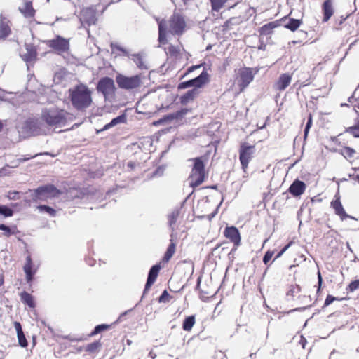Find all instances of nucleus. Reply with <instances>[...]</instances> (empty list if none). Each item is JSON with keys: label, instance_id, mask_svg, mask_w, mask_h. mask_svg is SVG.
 I'll return each instance as SVG.
<instances>
[{"label": "nucleus", "instance_id": "nucleus-1", "mask_svg": "<svg viewBox=\"0 0 359 359\" xmlns=\"http://www.w3.org/2000/svg\"><path fill=\"white\" fill-rule=\"evenodd\" d=\"M74 115L55 107L43 109L41 111V121H31L29 129L31 134L38 135L46 134L50 128H61L72 121Z\"/></svg>", "mask_w": 359, "mask_h": 359}, {"label": "nucleus", "instance_id": "nucleus-2", "mask_svg": "<svg viewBox=\"0 0 359 359\" xmlns=\"http://www.w3.org/2000/svg\"><path fill=\"white\" fill-rule=\"evenodd\" d=\"M68 97L73 107L78 110H83L92 104V91L84 83H78L69 88Z\"/></svg>", "mask_w": 359, "mask_h": 359}, {"label": "nucleus", "instance_id": "nucleus-3", "mask_svg": "<svg viewBox=\"0 0 359 359\" xmlns=\"http://www.w3.org/2000/svg\"><path fill=\"white\" fill-rule=\"evenodd\" d=\"M186 27L184 18L179 14H174L168 21L161 20L158 22V41L161 44L166 43V32L180 34Z\"/></svg>", "mask_w": 359, "mask_h": 359}, {"label": "nucleus", "instance_id": "nucleus-4", "mask_svg": "<svg viewBox=\"0 0 359 359\" xmlns=\"http://www.w3.org/2000/svg\"><path fill=\"white\" fill-rule=\"evenodd\" d=\"M194 165L189 177V183L191 187H196L201 184L205 180V163L203 158L193 159Z\"/></svg>", "mask_w": 359, "mask_h": 359}, {"label": "nucleus", "instance_id": "nucleus-5", "mask_svg": "<svg viewBox=\"0 0 359 359\" xmlns=\"http://www.w3.org/2000/svg\"><path fill=\"white\" fill-rule=\"evenodd\" d=\"M255 152L254 146L248 144L247 142H244L241 144L239 149V158L242 165L243 171L244 172V177H247L248 172V165L251 159L253 158V154Z\"/></svg>", "mask_w": 359, "mask_h": 359}, {"label": "nucleus", "instance_id": "nucleus-6", "mask_svg": "<svg viewBox=\"0 0 359 359\" xmlns=\"http://www.w3.org/2000/svg\"><path fill=\"white\" fill-rule=\"evenodd\" d=\"M254 78L253 72L249 67H243L238 70L235 82L240 88V91H243L248 87Z\"/></svg>", "mask_w": 359, "mask_h": 359}, {"label": "nucleus", "instance_id": "nucleus-7", "mask_svg": "<svg viewBox=\"0 0 359 359\" xmlns=\"http://www.w3.org/2000/svg\"><path fill=\"white\" fill-rule=\"evenodd\" d=\"M116 81L121 88L133 89L140 86L141 79L140 76H126L118 75L116 77Z\"/></svg>", "mask_w": 359, "mask_h": 359}, {"label": "nucleus", "instance_id": "nucleus-8", "mask_svg": "<svg viewBox=\"0 0 359 359\" xmlns=\"http://www.w3.org/2000/svg\"><path fill=\"white\" fill-rule=\"evenodd\" d=\"M208 81L209 74L207 72L203 71L201 75L194 79H191L189 81L181 82L178 86V88L183 89L189 87H194V88L198 89V88L204 86L205 83H208Z\"/></svg>", "mask_w": 359, "mask_h": 359}, {"label": "nucleus", "instance_id": "nucleus-9", "mask_svg": "<svg viewBox=\"0 0 359 359\" xmlns=\"http://www.w3.org/2000/svg\"><path fill=\"white\" fill-rule=\"evenodd\" d=\"M59 194V190L53 185H45L35 189L34 198L35 200H46L48 198L55 197Z\"/></svg>", "mask_w": 359, "mask_h": 359}, {"label": "nucleus", "instance_id": "nucleus-10", "mask_svg": "<svg viewBox=\"0 0 359 359\" xmlns=\"http://www.w3.org/2000/svg\"><path fill=\"white\" fill-rule=\"evenodd\" d=\"M97 90L103 93L105 97L111 95L114 91V82L111 78L104 77L101 79L97 86Z\"/></svg>", "mask_w": 359, "mask_h": 359}, {"label": "nucleus", "instance_id": "nucleus-11", "mask_svg": "<svg viewBox=\"0 0 359 359\" xmlns=\"http://www.w3.org/2000/svg\"><path fill=\"white\" fill-rule=\"evenodd\" d=\"M48 46L57 53H64V51L68 50L69 48L68 39L60 36H57L55 39L49 40Z\"/></svg>", "mask_w": 359, "mask_h": 359}, {"label": "nucleus", "instance_id": "nucleus-12", "mask_svg": "<svg viewBox=\"0 0 359 359\" xmlns=\"http://www.w3.org/2000/svg\"><path fill=\"white\" fill-rule=\"evenodd\" d=\"M80 20L88 26L95 24L97 21L96 13L92 8H85L81 13Z\"/></svg>", "mask_w": 359, "mask_h": 359}, {"label": "nucleus", "instance_id": "nucleus-13", "mask_svg": "<svg viewBox=\"0 0 359 359\" xmlns=\"http://www.w3.org/2000/svg\"><path fill=\"white\" fill-rule=\"evenodd\" d=\"M334 198H335L334 200H333L331 202V205H332V208H334V212L337 214V215L339 216L341 219H344L347 217L353 219L354 217L346 215V211L344 210L343 206L341 205V202L340 201V196L339 195V194H337L334 196Z\"/></svg>", "mask_w": 359, "mask_h": 359}, {"label": "nucleus", "instance_id": "nucleus-14", "mask_svg": "<svg viewBox=\"0 0 359 359\" xmlns=\"http://www.w3.org/2000/svg\"><path fill=\"white\" fill-rule=\"evenodd\" d=\"M224 235L229 238L236 246H238L241 243V235L237 228L231 226L226 227L224 231Z\"/></svg>", "mask_w": 359, "mask_h": 359}, {"label": "nucleus", "instance_id": "nucleus-15", "mask_svg": "<svg viewBox=\"0 0 359 359\" xmlns=\"http://www.w3.org/2000/svg\"><path fill=\"white\" fill-rule=\"evenodd\" d=\"M161 266L159 265H154L151 267L149 272V277L146 283V285L144 287L143 291V295L146 294V292L149 290L151 287L152 284L156 281V278L158 277V273L160 271Z\"/></svg>", "mask_w": 359, "mask_h": 359}, {"label": "nucleus", "instance_id": "nucleus-16", "mask_svg": "<svg viewBox=\"0 0 359 359\" xmlns=\"http://www.w3.org/2000/svg\"><path fill=\"white\" fill-rule=\"evenodd\" d=\"M24 271L25 272L26 280L27 282L32 280L33 276L35 274L37 268L33 265L32 261V257L28 255L26 258V263L23 267Z\"/></svg>", "mask_w": 359, "mask_h": 359}, {"label": "nucleus", "instance_id": "nucleus-17", "mask_svg": "<svg viewBox=\"0 0 359 359\" xmlns=\"http://www.w3.org/2000/svg\"><path fill=\"white\" fill-rule=\"evenodd\" d=\"M20 55L22 60L26 62L34 61L36 57V48L32 45L26 44L25 48L22 50Z\"/></svg>", "mask_w": 359, "mask_h": 359}, {"label": "nucleus", "instance_id": "nucleus-18", "mask_svg": "<svg viewBox=\"0 0 359 359\" xmlns=\"http://www.w3.org/2000/svg\"><path fill=\"white\" fill-rule=\"evenodd\" d=\"M306 189V184L299 180H294L290 185L289 191L292 195L299 196L304 194Z\"/></svg>", "mask_w": 359, "mask_h": 359}, {"label": "nucleus", "instance_id": "nucleus-19", "mask_svg": "<svg viewBox=\"0 0 359 359\" xmlns=\"http://www.w3.org/2000/svg\"><path fill=\"white\" fill-rule=\"evenodd\" d=\"M292 76L288 73H284L281 74L278 78L277 82H276L275 88L277 90L283 91L289 86L291 82Z\"/></svg>", "mask_w": 359, "mask_h": 359}, {"label": "nucleus", "instance_id": "nucleus-20", "mask_svg": "<svg viewBox=\"0 0 359 359\" xmlns=\"http://www.w3.org/2000/svg\"><path fill=\"white\" fill-rule=\"evenodd\" d=\"M18 9L25 18H33L36 13V11L32 7V1H26L19 6Z\"/></svg>", "mask_w": 359, "mask_h": 359}, {"label": "nucleus", "instance_id": "nucleus-21", "mask_svg": "<svg viewBox=\"0 0 359 359\" xmlns=\"http://www.w3.org/2000/svg\"><path fill=\"white\" fill-rule=\"evenodd\" d=\"M10 22L8 18L1 15L0 39L6 38L11 33Z\"/></svg>", "mask_w": 359, "mask_h": 359}, {"label": "nucleus", "instance_id": "nucleus-22", "mask_svg": "<svg viewBox=\"0 0 359 359\" xmlns=\"http://www.w3.org/2000/svg\"><path fill=\"white\" fill-rule=\"evenodd\" d=\"M323 22H327L334 13L333 2L332 0H327L323 4Z\"/></svg>", "mask_w": 359, "mask_h": 359}, {"label": "nucleus", "instance_id": "nucleus-23", "mask_svg": "<svg viewBox=\"0 0 359 359\" xmlns=\"http://www.w3.org/2000/svg\"><path fill=\"white\" fill-rule=\"evenodd\" d=\"M199 93L200 91L197 88H192L191 90L187 91L184 95L181 96V104H187L191 103L198 96Z\"/></svg>", "mask_w": 359, "mask_h": 359}, {"label": "nucleus", "instance_id": "nucleus-24", "mask_svg": "<svg viewBox=\"0 0 359 359\" xmlns=\"http://www.w3.org/2000/svg\"><path fill=\"white\" fill-rule=\"evenodd\" d=\"M15 329L16 330L18 339L20 345L22 347H26L27 346V342L25 336L23 334V332L22 330V325L20 323H17L15 321L14 323Z\"/></svg>", "mask_w": 359, "mask_h": 359}, {"label": "nucleus", "instance_id": "nucleus-25", "mask_svg": "<svg viewBox=\"0 0 359 359\" xmlns=\"http://www.w3.org/2000/svg\"><path fill=\"white\" fill-rule=\"evenodd\" d=\"M188 109H182L180 111H177L176 113L167 115L165 116L163 119H161L158 121V122H163L167 121H170L172 119H178L181 118L183 116L186 115L187 114Z\"/></svg>", "mask_w": 359, "mask_h": 359}, {"label": "nucleus", "instance_id": "nucleus-26", "mask_svg": "<svg viewBox=\"0 0 359 359\" xmlns=\"http://www.w3.org/2000/svg\"><path fill=\"white\" fill-rule=\"evenodd\" d=\"M132 60L137 65L140 69H147L148 66L146 64L145 60H144L142 55H132Z\"/></svg>", "mask_w": 359, "mask_h": 359}, {"label": "nucleus", "instance_id": "nucleus-27", "mask_svg": "<svg viewBox=\"0 0 359 359\" xmlns=\"http://www.w3.org/2000/svg\"><path fill=\"white\" fill-rule=\"evenodd\" d=\"M180 215V210L175 209L170 212L168 217V223L172 229H174V226L177 222V218Z\"/></svg>", "mask_w": 359, "mask_h": 359}, {"label": "nucleus", "instance_id": "nucleus-28", "mask_svg": "<svg viewBox=\"0 0 359 359\" xmlns=\"http://www.w3.org/2000/svg\"><path fill=\"white\" fill-rule=\"evenodd\" d=\"M196 323L194 316H188L183 322L182 328L186 331H191Z\"/></svg>", "mask_w": 359, "mask_h": 359}, {"label": "nucleus", "instance_id": "nucleus-29", "mask_svg": "<svg viewBox=\"0 0 359 359\" xmlns=\"http://www.w3.org/2000/svg\"><path fill=\"white\" fill-rule=\"evenodd\" d=\"M301 21L299 20H294V18H290L288 22L285 23V27L290 29L292 32H294L301 25Z\"/></svg>", "mask_w": 359, "mask_h": 359}, {"label": "nucleus", "instance_id": "nucleus-30", "mask_svg": "<svg viewBox=\"0 0 359 359\" xmlns=\"http://www.w3.org/2000/svg\"><path fill=\"white\" fill-rule=\"evenodd\" d=\"M276 22H271L266 24L260 28V34H271L273 29L276 28Z\"/></svg>", "mask_w": 359, "mask_h": 359}, {"label": "nucleus", "instance_id": "nucleus-31", "mask_svg": "<svg viewBox=\"0 0 359 359\" xmlns=\"http://www.w3.org/2000/svg\"><path fill=\"white\" fill-rule=\"evenodd\" d=\"M341 153L343 156H344L346 158H352L354 157L355 154H356V151L354 149L351 147H344L341 149Z\"/></svg>", "mask_w": 359, "mask_h": 359}, {"label": "nucleus", "instance_id": "nucleus-32", "mask_svg": "<svg viewBox=\"0 0 359 359\" xmlns=\"http://www.w3.org/2000/svg\"><path fill=\"white\" fill-rule=\"evenodd\" d=\"M21 299L24 303L29 305L31 308H34V302L32 294L23 292L21 294Z\"/></svg>", "mask_w": 359, "mask_h": 359}, {"label": "nucleus", "instance_id": "nucleus-33", "mask_svg": "<svg viewBox=\"0 0 359 359\" xmlns=\"http://www.w3.org/2000/svg\"><path fill=\"white\" fill-rule=\"evenodd\" d=\"M125 120H126L125 116H123V115L118 116L116 118L112 119L111 121L110 122V123L105 125L104 129L105 130L109 129V128H110V127L116 126L118 123H121V122H123Z\"/></svg>", "mask_w": 359, "mask_h": 359}, {"label": "nucleus", "instance_id": "nucleus-34", "mask_svg": "<svg viewBox=\"0 0 359 359\" xmlns=\"http://www.w3.org/2000/svg\"><path fill=\"white\" fill-rule=\"evenodd\" d=\"M349 102L352 104H355V106H357L359 108V88H355L354 93L348 99Z\"/></svg>", "mask_w": 359, "mask_h": 359}, {"label": "nucleus", "instance_id": "nucleus-35", "mask_svg": "<svg viewBox=\"0 0 359 359\" xmlns=\"http://www.w3.org/2000/svg\"><path fill=\"white\" fill-rule=\"evenodd\" d=\"M175 252V245L172 243L169 245L166 253L164 256V259L166 261H168L171 259V257L173 256Z\"/></svg>", "mask_w": 359, "mask_h": 359}, {"label": "nucleus", "instance_id": "nucleus-36", "mask_svg": "<svg viewBox=\"0 0 359 359\" xmlns=\"http://www.w3.org/2000/svg\"><path fill=\"white\" fill-rule=\"evenodd\" d=\"M346 132L355 137H359V121L355 126H351V128H347Z\"/></svg>", "mask_w": 359, "mask_h": 359}, {"label": "nucleus", "instance_id": "nucleus-37", "mask_svg": "<svg viewBox=\"0 0 359 359\" xmlns=\"http://www.w3.org/2000/svg\"><path fill=\"white\" fill-rule=\"evenodd\" d=\"M227 0H210L212 7L214 11H219V8L226 3Z\"/></svg>", "mask_w": 359, "mask_h": 359}, {"label": "nucleus", "instance_id": "nucleus-38", "mask_svg": "<svg viewBox=\"0 0 359 359\" xmlns=\"http://www.w3.org/2000/svg\"><path fill=\"white\" fill-rule=\"evenodd\" d=\"M13 210L10 209L8 206L6 205H0V214L4 217H12Z\"/></svg>", "mask_w": 359, "mask_h": 359}, {"label": "nucleus", "instance_id": "nucleus-39", "mask_svg": "<svg viewBox=\"0 0 359 359\" xmlns=\"http://www.w3.org/2000/svg\"><path fill=\"white\" fill-rule=\"evenodd\" d=\"M38 208L40 212H46L49 214L50 216H55V210L53 209V208L47 205H39L38 206Z\"/></svg>", "mask_w": 359, "mask_h": 359}, {"label": "nucleus", "instance_id": "nucleus-40", "mask_svg": "<svg viewBox=\"0 0 359 359\" xmlns=\"http://www.w3.org/2000/svg\"><path fill=\"white\" fill-rule=\"evenodd\" d=\"M312 123H313L312 115L309 114V120H308V122H307V123L305 126V129H304V138H306V137L308 136V134H309V130L312 126Z\"/></svg>", "mask_w": 359, "mask_h": 359}, {"label": "nucleus", "instance_id": "nucleus-41", "mask_svg": "<svg viewBox=\"0 0 359 359\" xmlns=\"http://www.w3.org/2000/svg\"><path fill=\"white\" fill-rule=\"evenodd\" d=\"M109 325H97L94 330V331L92 332V335L97 334V333L106 330Z\"/></svg>", "mask_w": 359, "mask_h": 359}, {"label": "nucleus", "instance_id": "nucleus-42", "mask_svg": "<svg viewBox=\"0 0 359 359\" xmlns=\"http://www.w3.org/2000/svg\"><path fill=\"white\" fill-rule=\"evenodd\" d=\"M273 255V251H267L266 255L263 257V262L265 264H267L269 260L271 259L272 256Z\"/></svg>", "mask_w": 359, "mask_h": 359}, {"label": "nucleus", "instance_id": "nucleus-43", "mask_svg": "<svg viewBox=\"0 0 359 359\" xmlns=\"http://www.w3.org/2000/svg\"><path fill=\"white\" fill-rule=\"evenodd\" d=\"M348 287L351 292L355 291L356 289L359 288V280L352 281Z\"/></svg>", "mask_w": 359, "mask_h": 359}, {"label": "nucleus", "instance_id": "nucleus-44", "mask_svg": "<svg viewBox=\"0 0 359 359\" xmlns=\"http://www.w3.org/2000/svg\"><path fill=\"white\" fill-rule=\"evenodd\" d=\"M0 229L4 231L6 236H9L12 233L11 229L6 226V224H0Z\"/></svg>", "mask_w": 359, "mask_h": 359}, {"label": "nucleus", "instance_id": "nucleus-45", "mask_svg": "<svg viewBox=\"0 0 359 359\" xmlns=\"http://www.w3.org/2000/svg\"><path fill=\"white\" fill-rule=\"evenodd\" d=\"M169 297V294L168 293V291L165 290L163 292L162 294L159 297V302H166L168 301Z\"/></svg>", "mask_w": 359, "mask_h": 359}, {"label": "nucleus", "instance_id": "nucleus-46", "mask_svg": "<svg viewBox=\"0 0 359 359\" xmlns=\"http://www.w3.org/2000/svg\"><path fill=\"white\" fill-rule=\"evenodd\" d=\"M292 244V242H290V243H288L287 245H285L283 249L281 250V251H280L278 255L276 256V259H277V257H280L282 255L284 254L285 251H286L289 248L291 247Z\"/></svg>", "mask_w": 359, "mask_h": 359}, {"label": "nucleus", "instance_id": "nucleus-47", "mask_svg": "<svg viewBox=\"0 0 359 359\" xmlns=\"http://www.w3.org/2000/svg\"><path fill=\"white\" fill-rule=\"evenodd\" d=\"M336 298L333 296H331V294H328L326 297V299L325 301V306L330 305L333 303L334 300H335Z\"/></svg>", "mask_w": 359, "mask_h": 359}, {"label": "nucleus", "instance_id": "nucleus-48", "mask_svg": "<svg viewBox=\"0 0 359 359\" xmlns=\"http://www.w3.org/2000/svg\"><path fill=\"white\" fill-rule=\"evenodd\" d=\"M17 194V191H8L7 197L9 198L10 200H15V198H16Z\"/></svg>", "mask_w": 359, "mask_h": 359}, {"label": "nucleus", "instance_id": "nucleus-49", "mask_svg": "<svg viewBox=\"0 0 359 359\" xmlns=\"http://www.w3.org/2000/svg\"><path fill=\"white\" fill-rule=\"evenodd\" d=\"M168 52L170 54H175L177 53V50L175 47H173V46H170L168 48Z\"/></svg>", "mask_w": 359, "mask_h": 359}, {"label": "nucleus", "instance_id": "nucleus-50", "mask_svg": "<svg viewBox=\"0 0 359 359\" xmlns=\"http://www.w3.org/2000/svg\"><path fill=\"white\" fill-rule=\"evenodd\" d=\"M116 48L119 50H121V51H122L124 55H128V53L127 50L126 49L123 48H121L120 46H116Z\"/></svg>", "mask_w": 359, "mask_h": 359}, {"label": "nucleus", "instance_id": "nucleus-51", "mask_svg": "<svg viewBox=\"0 0 359 359\" xmlns=\"http://www.w3.org/2000/svg\"><path fill=\"white\" fill-rule=\"evenodd\" d=\"M322 282H323V278L321 277L320 273L318 272V291H319V290L320 288Z\"/></svg>", "mask_w": 359, "mask_h": 359}, {"label": "nucleus", "instance_id": "nucleus-52", "mask_svg": "<svg viewBox=\"0 0 359 359\" xmlns=\"http://www.w3.org/2000/svg\"><path fill=\"white\" fill-rule=\"evenodd\" d=\"M201 67V65L192 66L190 67V69H189L188 72H191V71L196 69V68H199Z\"/></svg>", "mask_w": 359, "mask_h": 359}, {"label": "nucleus", "instance_id": "nucleus-53", "mask_svg": "<svg viewBox=\"0 0 359 359\" xmlns=\"http://www.w3.org/2000/svg\"><path fill=\"white\" fill-rule=\"evenodd\" d=\"M129 311H130V310H127V311H126L123 313L121 314V315H120V316H119V318H118V320H121V318L123 317V316H125L126 314H127V313H128V312H129Z\"/></svg>", "mask_w": 359, "mask_h": 359}, {"label": "nucleus", "instance_id": "nucleus-54", "mask_svg": "<svg viewBox=\"0 0 359 359\" xmlns=\"http://www.w3.org/2000/svg\"><path fill=\"white\" fill-rule=\"evenodd\" d=\"M97 346V344H91L90 346H89V349H93L95 347Z\"/></svg>", "mask_w": 359, "mask_h": 359}, {"label": "nucleus", "instance_id": "nucleus-55", "mask_svg": "<svg viewBox=\"0 0 359 359\" xmlns=\"http://www.w3.org/2000/svg\"><path fill=\"white\" fill-rule=\"evenodd\" d=\"M149 356L152 358L153 359L156 358V354L153 353L152 352H150L149 353Z\"/></svg>", "mask_w": 359, "mask_h": 359}, {"label": "nucleus", "instance_id": "nucleus-56", "mask_svg": "<svg viewBox=\"0 0 359 359\" xmlns=\"http://www.w3.org/2000/svg\"><path fill=\"white\" fill-rule=\"evenodd\" d=\"M304 341H305L304 338L302 337L300 342L302 343L303 348H304Z\"/></svg>", "mask_w": 359, "mask_h": 359}, {"label": "nucleus", "instance_id": "nucleus-57", "mask_svg": "<svg viewBox=\"0 0 359 359\" xmlns=\"http://www.w3.org/2000/svg\"><path fill=\"white\" fill-rule=\"evenodd\" d=\"M128 165H129V167H131V168H132V167H133V163H128Z\"/></svg>", "mask_w": 359, "mask_h": 359}, {"label": "nucleus", "instance_id": "nucleus-58", "mask_svg": "<svg viewBox=\"0 0 359 359\" xmlns=\"http://www.w3.org/2000/svg\"><path fill=\"white\" fill-rule=\"evenodd\" d=\"M2 128V124L0 123V130H1Z\"/></svg>", "mask_w": 359, "mask_h": 359}, {"label": "nucleus", "instance_id": "nucleus-59", "mask_svg": "<svg viewBox=\"0 0 359 359\" xmlns=\"http://www.w3.org/2000/svg\"><path fill=\"white\" fill-rule=\"evenodd\" d=\"M29 158H24L23 161H26L27 159H29Z\"/></svg>", "mask_w": 359, "mask_h": 359}]
</instances>
